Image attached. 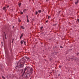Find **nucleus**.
<instances>
[{"label": "nucleus", "instance_id": "f257e3e1", "mask_svg": "<svg viewBox=\"0 0 79 79\" xmlns=\"http://www.w3.org/2000/svg\"><path fill=\"white\" fill-rule=\"evenodd\" d=\"M17 66H18V68H22V67H23V65L19 63H18L17 64Z\"/></svg>", "mask_w": 79, "mask_h": 79}, {"label": "nucleus", "instance_id": "f03ea898", "mask_svg": "<svg viewBox=\"0 0 79 79\" xmlns=\"http://www.w3.org/2000/svg\"><path fill=\"white\" fill-rule=\"evenodd\" d=\"M24 35V34L23 33H22L20 37V39H21L22 37H23V35Z\"/></svg>", "mask_w": 79, "mask_h": 79}, {"label": "nucleus", "instance_id": "7ed1b4c3", "mask_svg": "<svg viewBox=\"0 0 79 79\" xmlns=\"http://www.w3.org/2000/svg\"><path fill=\"white\" fill-rule=\"evenodd\" d=\"M23 42H24V40H22L21 41V42H20V44L21 45L23 44Z\"/></svg>", "mask_w": 79, "mask_h": 79}, {"label": "nucleus", "instance_id": "20e7f679", "mask_svg": "<svg viewBox=\"0 0 79 79\" xmlns=\"http://www.w3.org/2000/svg\"><path fill=\"white\" fill-rule=\"evenodd\" d=\"M6 7H3L2 9H3V10L5 11V10H6Z\"/></svg>", "mask_w": 79, "mask_h": 79}, {"label": "nucleus", "instance_id": "39448f33", "mask_svg": "<svg viewBox=\"0 0 79 79\" xmlns=\"http://www.w3.org/2000/svg\"><path fill=\"white\" fill-rule=\"evenodd\" d=\"M27 11V9H25L23 10V12H24V13H26V11Z\"/></svg>", "mask_w": 79, "mask_h": 79}, {"label": "nucleus", "instance_id": "423d86ee", "mask_svg": "<svg viewBox=\"0 0 79 79\" xmlns=\"http://www.w3.org/2000/svg\"><path fill=\"white\" fill-rule=\"evenodd\" d=\"M26 69H27L26 68H25L24 69L23 74H24V73H25V71H26Z\"/></svg>", "mask_w": 79, "mask_h": 79}, {"label": "nucleus", "instance_id": "0eeeda50", "mask_svg": "<svg viewBox=\"0 0 79 79\" xmlns=\"http://www.w3.org/2000/svg\"><path fill=\"white\" fill-rule=\"evenodd\" d=\"M78 2H79V1L78 0H77V2H75V4H77L78 3Z\"/></svg>", "mask_w": 79, "mask_h": 79}, {"label": "nucleus", "instance_id": "6e6552de", "mask_svg": "<svg viewBox=\"0 0 79 79\" xmlns=\"http://www.w3.org/2000/svg\"><path fill=\"white\" fill-rule=\"evenodd\" d=\"M41 12L42 10H38V13H41Z\"/></svg>", "mask_w": 79, "mask_h": 79}, {"label": "nucleus", "instance_id": "1a4fd4ad", "mask_svg": "<svg viewBox=\"0 0 79 79\" xmlns=\"http://www.w3.org/2000/svg\"><path fill=\"white\" fill-rule=\"evenodd\" d=\"M21 27L22 28V29H24V27L23 26H21Z\"/></svg>", "mask_w": 79, "mask_h": 79}, {"label": "nucleus", "instance_id": "9d476101", "mask_svg": "<svg viewBox=\"0 0 79 79\" xmlns=\"http://www.w3.org/2000/svg\"><path fill=\"white\" fill-rule=\"evenodd\" d=\"M27 23H29V20L28 19H27Z\"/></svg>", "mask_w": 79, "mask_h": 79}, {"label": "nucleus", "instance_id": "9b49d317", "mask_svg": "<svg viewBox=\"0 0 79 79\" xmlns=\"http://www.w3.org/2000/svg\"><path fill=\"white\" fill-rule=\"evenodd\" d=\"M26 41H24V44L25 45H26Z\"/></svg>", "mask_w": 79, "mask_h": 79}, {"label": "nucleus", "instance_id": "f8f14e48", "mask_svg": "<svg viewBox=\"0 0 79 79\" xmlns=\"http://www.w3.org/2000/svg\"><path fill=\"white\" fill-rule=\"evenodd\" d=\"M37 14H38V12L36 11V12H35L36 15H37Z\"/></svg>", "mask_w": 79, "mask_h": 79}, {"label": "nucleus", "instance_id": "ddd939ff", "mask_svg": "<svg viewBox=\"0 0 79 79\" xmlns=\"http://www.w3.org/2000/svg\"><path fill=\"white\" fill-rule=\"evenodd\" d=\"M18 21H19V22H21V20L20 19H19Z\"/></svg>", "mask_w": 79, "mask_h": 79}, {"label": "nucleus", "instance_id": "4468645a", "mask_svg": "<svg viewBox=\"0 0 79 79\" xmlns=\"http://www.w3.org/2000/svg\"><path fill=\"white\" fill-rule=\"evenodd\" d=\"M13 41H14V39H13L12 40V43L13 44Z\"/></svg>", "mask_w": 79, "mask_h": 79}, {"label": "nucleus", "instance_id": "2eb2a0df", "mask_svg": "<svg viewBox=\"0 0 79 79\" xmlns=\"http://www.w3.org/2000/svg\"><path fill=\"white\" fill-rule=\"evenodd\" d=\"M21 3H19V7H20V6H21Z\"/></svg>", "mask_w": 79, "mask_h": 79}, {"label": "nucleus", "instance_id": "dca6fc26", "mask_svg": "<svg viewBox=\"0 0 79 79\" xmlns=\"http://www.w3.org/2000/svg\"><path fill=\"white\" fill-rule=\"evenodd\" d=\"M2 78L3 79H5V77L3 76H2Z\"/></svg>", "mask_w": 79, "mask_h": 79}, {"label": "nucleus", "instance_id": "f3484780", "mask_svg": "<svg viewBox=\"0 0 79 79\" xmlns=\"http://www.w3.org/2000/svg\"><path fill=\"white\" fill-rule=\"evenodd\" d=\"M61 67H62L61 66V65H59V68H61Z\"/></svg>", "mask_w": 79, "mask_h": 79}, {"label": "nucleus", "instance_id": "a211bd4d", "mask_svg": "<svg viewBox=\"0 0 79 79\" xmlns=\"http://www.w3.org/2000/svg\"><path fill=\"white\" fill-rule=\"evenodd\" d=\"M21 14L23 15V12H21Z\"/></svg>", "mask_w": 79, "mask_h": 79}, {"label": "nucleus", "instance_id": "6ab92c4d", "mask_svg": "<svg viewBox=\"0 0 79 79\" xmlns=\"http://www.w3.org/2000/svg\"><path fill=\"white\" fill-rule=\"evenodd\" d=\"M77 21H78V23H79V19H77Z\"/></svg>", "mask_w": 79, "mask_h": 79}, {"label": "nucleus", "instance_id": "aec40b11", "mask_svg": "<svg viewBox=\"0 0 79 79\" xmlns=\"http://www.w3.org/2000/svg\"><path fill=\"white\" fill-rule=\"evenodd\" d=\"M48 19H50V16H48Z\"/></svg>", "mask_w": 79, "mask_h": 79}, {"label": "nucleus", "instance_id": "412c9836", "mask_svg": "<svg viewBox=\"0 0 79 79\" xmlns=\"http://www.w3.org/2000/svg\"><path fill=\"white\" fill-rule=\"evenodd\" d=\"M27 19H28V15H27Z\"/></svg>", "mask_w": 79, "mask_h": 79}, {"label": "nucleus", "instance_id": "4be33fe9", "mask_svg": "<svg viewBox=\"0 0 79 79\" xmlns=\"http://www.w3.org/2000/svg\"><path fill=\"white\" fill-rule=\"evenodd\" d=\"M42 28H43V27H41L40 28V29H42Z\"/></svg>", "mask_w": 79, "mask_h": 79}, {"label": "nucleus", "instance_id": "5701e85b", "mask_svg": "<svg viewBox=\"0 0 79 79\" xmlns=\"http://www.w3.org/2000/svg\"><path fill=\"white\" fill-rule=\"evenodd\" d=\"M48 22V20H47L46 21V23H47Z\"/></svg>", "mask_w": 79, "mask_h": 79}, {"label": "nucleus", "instance_id": "b1692460", "mask_svg": "<svg viewBox=\"0 0 79 79\" xmlns=\"http://www.w3.org/2000/svg\"><path fill=\"white\" fill-rule=\"evenodd\" d=\"M60 48H63V47L61 46H60Z\"/></svg>", "mask_w": 79, "mask_h": 79}, {"label": "nucleus", "instance_id": "393cba45", "mask_svg": "<svg viewBox=\"0 0 79 79\" xmlns=\"http://www.w3.org/2000/svg\"><path fill=\"white\" fill-rule=\"evenodd\" d=\"M7 7V8H8L9 7V6L8 5Z\"/></svg>", "mask_w": 79, "mask_h": 79}, {"label": "nucleus", "instance_id": "a878e982", "mask_svg": "<svg viewBox=\"0 0 79 79\" xmlns=\"http://www.w3.org/2000/svg\"><path fill=\"white\" fill-rule=\"evenodd\" d=\"M5 37H6V34H5Z\"/></svg>", "mask_w": 79, "mask_h": 79}, {"label": "nucleus", "instance_id": "bb28decb", "mask_svg": "<svg viewBox=\"0 0 79 79\" xmlns=\"http://www.w3.org/2000/svg\"><path fill=\"white\" fill-rule=\"evenodd\" d=\"M46 2H48V0H46Z\"/></svg>", "mask_w": 79, "mask_h": 79}, {"label": "nucleus", "instance_id": "cd10ccee", "mask_svg": "<svg viewBox=\"0 0 79 79\" xmlns=\"http://www.w3.org/2000/svg\"><path fill=\"white\" fill-rule=\"evenodd\" d=\"M13 27H14V26H13Z\"/></svg>", "mask_w": 79, "mask_h": 79}]
</instances>
